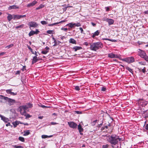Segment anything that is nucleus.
<instances>
[{"mask_svg":"<svg viewBox=\"0 0 148 148\" xmlns=\"http://www.w3.org/2000/svg\"><path fill=\"white\" fill-rule=\"evenodd\" d=\"M121 139L118 136L116 135H112L108 138V141L111 144L115 145L117 144Z\"/></svg>","mask_w":148,"mask_h":148,"instance_id":"obj_1","label":"nucleus"},{"mask_svg":"<svg viewBox=\"0 0 148 148\" xmlns=\"http://www.w3.org/2000/svg\"><path fill=\"white\" fill-rule=\"evenodd\" d=\"M102 44L100 42L94 43L90 45V48L91 50L96 51L100 48H101Z\"/></svg>","mask_w":148,"mask_h":148,"instance_id":"obj_2","label":"nucleus"},{"mask_svg":"<svg viewBox=\"0 0 148 148\" xmlns=\"http://www.w3.org/2000/svg\"><path fill=\"white\" fill-rule=\"evenodd\" d=\"M138 51L139 55L142 58H144L147 61H148V57L144 51L139 49Z\"/></svg>","mask_w":148,"mask_h":148,"instance_id":"obj_3","label":"nucleus"},{"mask_svg":"<svg viewBox=\"0 0 148 148\" xmlns=\"http://www.w3.org/2000/svg\"><path fill=\"white\" fill-rule=\"evenodd\" d=\"M122 60L128 63H130L134 62V59L133 57H131L123 59Z\"/></svg>","mask_w":148,"mask_h":148,"instance_id":"obj_4","label":"nucleus"},{"mask_svg":"<svg viewBox=\"0 0 148 148\" xmlns=\"http://www.w3.org/2000/svg\"><path fill=\"white\" fill-rule=\"evenodd\" d=\"M5 102H8V104L10 106L13 105L16 103L15 100L14 99H12L6 97Z\"/></svg>","mask_w":148,"mask_h":148,"instance_id":"obj_5","label":"nucleus"},{"mask_svg":"<svg viewBox=\"0 0 148 148\" xmlns=\"http://www.w3.org/2000/svg\"><path fill=\"white\" fill-rule=\"evenodd\" d=\"M28 25L30 27H36L38 26V24L36 22L31 21L28 23Z\"/></svg>","mask_w":148,"mask_h":148,"instance_id":"obj_6","label":"nucleus"},{"mask_svg":"<svg viewBox=\"0 0 148 148\" xmlns=\"http://www.w3.org/2000/svg\"><path fill=\"white\" fill-rule=\"evenodd\" d=\"M68 125L69 127L73 128H75L77 126V124L73 122H68Z\"/></svg>","mask_w":148,"mask_h":148,"instance_id":"obj_7","label":"nucleus"},{"mask_svg":"<svg viewBox=\"0 0 148 148\" xmlns=\"http://www.w3.org/2000/svg\"><path fill=\"white\" fill-rule=\"evenodd\" d=\"M108 56L109 57L111 58H119V55L115 54L112 53L108 54Z\"/></svg>","mask_w":148,"mask_h":148,"instance_id":"obj_8","label":"nucleus"},{"mask_svg":"<svg viewBox=\"0 0 148 148\" xmlns=\"http://www.w3.org/2000/svg\"><path fill=\"white\" fill-rule=\"evenodd\" d=\"M0 117L1 118V119L5 123H7L9 121V119L8 118H6L1 114H0Z\"/></svg>","mask_w":148,"mask_h":148,"instance_id":"obj_9","label":"nucleus"},{"mask_svg":"<svg viewBox=\"0 0 148 148\" xmlns=\"http://www.w3.org/2000/svg\"><path fill=\"white\" fill-rule=\"evenodd\" d=\"M106 22L108 23L109 25H111L113 24L114 22V21L112 19L107 18Z\"/></svg>","mask_w":148,"mask_h":148,"instance_id":"obj_10","label":"nucleus"},{"mask_svg":"<svg viewBox=\"0 0 148 148\" xmlns=\"http://www.w3.org/2000/svg\"><path fill=\"white\" fill-rule=\"evenodd\" d=\"M6 97L3 95H0V102L1 103L5 102Z\"/></svg>","mask_w":148,"mask_h":148,"instance_id":"obj_11","label":"nucleus"},{"mask_svg":"<svg viewBox=\"0 0 148 148\" xmlns=\"http://www.w3.org/2000/svg\"><path fill=\"white\" fill-rule=\"evenodd\" d=\"M37 3V1H33L32 3H29L27 5V7H30L33 6L34 5L36 4Z\"/></svg>","mask_w":148,"mask_h":148,"instance_id":"obj_12","label":"nucleus"},{"mask_svg":"<svg viewBox=\"0 0 148 148\" xmlns=\"http://www.w3.org/2000/svg\"><path fill=\"white\" fill-rule=\"evenodd\" d=\"M19 7L18 6H17L16 5H13L9 6L8 8V9L9 10H11L12 9H18Z\"/></svg>","mask_w":148,"mask_h":148,"instance_id":"obj_13","label":"nucleus"},{"mask_svg":"<svg viewBox=\"0 0 148 148\" xmlns=\"http://www.w3.org/2000/svg\"><path fill=\"white\" fill-rule=\"evenodd\" d=\"M45 49L46 50H42L41 51L42 53L44 54H46L47 53L49 52V48L47 47H46Z\"/></svg>","mask_w":148,"mask_h":148,"instance_id":"obj_14","label":"nucleus"},{"mask_svg":"<svg viewBox=\"0 0 148 148\" xmlns=\"http://www.w3.org/2000/svg\"><path fill=\"white\" fill-rule=\"evenodd\" d=\"M78 129L80 134H82L81 133L83 131V129L82 128L80 124H79L78 126Z\"/></svg>","mask_w":148,"mask_h":148,"instance_id":"obj_15","label":"nucleus"},{"mask_svg":"<svg viewBox=\"0 0 148 148\" xmlns=\"http://www.w3.org/2000/svg\"><path fill=\"white\" fill-rule=\"evenodd\" d=\"M99 33L100 32L98 30L96 31L93 34L92 36V37L94 38L95 36H98L99 34Z\"/></svg>","mask_w":148,"mask_h":148,"instance_id":"obj_16","label":"nucleus"},{"mask_svg":"<svg viewBox=\"0 0 148 148\" xmlns=\"http://www.w3.org/2000/svg\"><path fill=\"white\" fill-rule=\"evenodd\" d=\"M8 16L7 17L8 20L9 21H10L13 18V15L12 16L10 14H8Z\"/></svg>","mask_w":148,"mask_h":148,"instance_id":"obj_17","label":"nucleus"},{"mask_svg":"<svg viewBox=\"0 0 148 148\" xmlns=\"http://www.w3.org/2000/svg\"><path fill=\"white\" fill-rule=\"evenodd\" d=\"M82 48L81 47L75 46L73 47V49L75 51H76L77 50L81 49Z\"/></svg>","mask_w":148,"mask_h":148,"instance_id":"obj_18","label":"nucleus"},{"mask_svg":"<svg viewBox=\"0 0 148 148\" xmlns=\"http://www.w3.org/2000/svg\"><path fill=\"white\" fill-rule=\"evenodd\" d=\"M69 42L70 43L72 44H76V40L73 38H71L69 40Z\"/></svg>","mask_w":148,"mask_h":148,"instance_id":"obj_19","label":"nucleus"},{"mask_svg":"<svg viewBox=\"0 0 148 148\" xmlns=\"http://www.w3.org/2000/svg\"><path fill=\"white\" fill-rule=\"evenodd\" d=\"M38 59H37V57L35 56L34 57L33 59L32 64L35 63L38 61Z\"/></svg>","mask_w":148,"mask_h":148,"instance_id":"obj_20","label":"nucleus"},{"mask_svg":"<svg viewBox=\"0 0 148 148\" xmlns=\"http://www.w3.org/2000/svg\"><path fill=\"white\" fill-rule=\"evenodd\" d=\"M20 113L23 115L25 116L26 114V110H25L22 109H21L20 110Z\"/></svg>","mask_w":148,"mask_h":148,"instance_id":"obj_21","label":"nucleus"},{"mask_svg":"<svg viewBox=\"0 0 148 148\" xmlns=\"http://www.w3.org/2000/svg\"><path fill=\"white\" fill-rule=\"evenodd\" d=\"M53 136L52 135L50 136H47L46 135H43L42 136V138H50L52 137Z\"/></svg>","mask_w":148,"mask_h":148,"instance_id":"obj_22","label":"nucleus"},{"mask_svg":"<svg viewBox=\"0 0 148 148\" xmlns=\"http://www.w3.org/2000/svg\"><path fill=\"white\" fill-rule=\"evenodd\" d=\"M20 15L18 14L13 15V18L14 19H20Z\"/></svg>","mask_w":148,"mask_h":148,"instance_id":"obj_23","label":"nucleus"},{"mask_svg":"<svg viewBox=\"0 0 148 148\" xmlns=\"http://www.w3.org/2000/svg\"><path fill=\"white\" fill-rule=\"evenodd\" d=\"M66 25L68 26L71 28H73L74 26H75L74 23H71L67 24Z\"/></svg>","mask_w":148,"mask_h":148,"instance_id":"obj_24","label":"nucleus"},{"mask_svg":"<svg viewBox=\"0 0 148 148\" xmlns=\"http://www.w3.org/2000/svg\"><path fill=\"white\" fill-rule=\"evenodd\" d=\"M19 122L18 121H15L13 122L12 123V124L13 125L14 127H16L17 125H18L19 124Z\"/></svg>","mask_w":148,"mask_h":148,"instance_id":"obj_25","label":"nucleus"},{"mask_svg":"<svg viewBox=\"0 0 148 148\" xmlns=\"http://www.w3.org/2000/svg\"><path fill=\"white\" fill-rule=\"evenodd\" d=\"M34 34H36L35 31L33 30H31L29 33V36H30Z\"/></svg>","mask_w":148,"mask_h":148,"instance_id":"obj_26","label":"nucleus"},{"mask_svg":"<svg viewBox=\"0 0 148 148\" xmlns=\"http://www.w3.org/2000/svg\"><path fill=\"white\" fill-rule=\"evenodd\" d=\"M21 109H22V110L23 109L25 110H27V109L28 108L26 105L23 106H21Z\"/></svg>","mask_w":148,"mask_h":148,"instance_id":"obj_27","label":"nucleus"},{"mask_svg":"<svg viewBox=\"0 0 148 148\" xmlns=\"http://www.w3.org/2000/svg\"><path fill=\"white\" fill-rule=\"evenodd\" d=\"M47 33L49 34H53L54 33V32L53 30H48L47 31Z\"/></svg>","mask_w":148,"mask_h":148,"instance_id":"obj_28","label":"nucleus"},{"mask_svg":"<svg viewBox=\"0 0 148 148\" xmlns=\"http://www.w3.org/2000/svg\"><path fill=\"white\" fill-rule=\"evenodd\" d=\"M103 40H108L112 41V42H116V40H112V39H110L106 38H103Z\"/></svg>","mask_w":148,"mask_h":148,"instance_id":"obj_29","label":"nucleus"},{"mask_svg":"<svg viewBox=\"0 0 148 148\" xmlns=\"http://www.w3.org/2000/svg\"><path fill=\"white\" fill-rule=\"evenodd\" d=\"M30 132L29 130H27L24 132V133L23 134V136H26L30 134Z\"/></svg>","mask_w":148,"mask_h":148,"instance_id":"obj_30","label":"nucleus"},{"mask_svg":"<svg viewBox=\"0 0 148 148\" xmlns=\"http://www.w3.org/2000/svg\"><path fill=\"white\" fill-rule=\"evenodd\" d=\"M44 7V5H43L41 4L39 5V7L36 8V10H39L40 9L43 8Z\"/></svg>","mask_w":148,"mask_h":148,"instance_id":"obj_31","label":"nucleus"},{"mask_svg":"<svg viewBox=\"0 0 148 148\" xmlns=\"http://www.w3.org/2000/svg\"><path fill=\"white\" fill-rule=\"evenodd\" d=\"M18 140L22 142H24L25 141L24 138L23 137L21 136H20L18 138Z\"/></svg>","mask_w":148,"mask_h":148,"instance_id":"obj_32","label":"nucleus"},{"mask_svg":"<svg viewBox=\"0 0 148 148\" xmlns=\"http://www.w3.org/2000/svg\"><path fill=\"white\" fill-rule=\"evenodd\" d=\"M40 23L43 25L47 24H48V23L47 22L44 21H41L40 22Z\"/></svg>","mask_w":148,"mask_h":148,"instance_id":"obj_33","label":"nucleus"},{"mask_svg":"<svg viewBox=\"0 0 148 148\" xmlns=\"http://www.w3.org/2000/svg\"><path fill=\"white\" fill-rule=\"evenodd\" d=\"M126 69L128 71H129L130 72L132 73L133 71L131 69L128 67H126Z\"/></svg>","mask_w":148,"mask_h":148,"instance_id":"obj_34","label":"nucleus"},{"mask_svg":"<svg viewBox=\"0 0 148 148\" xmlns=\"http://www.w3.org/2000/svg\"><path fill=\"white\" fill-rule=\"evenodd\" d=\"M24 26V24H22V25H18V26H16V29H18V28H23Z\"/></svg>","mask_w":148,"mask_h":148,"instance_id":"obj_35","label":"nucleus"},{"mask_svg":"<svg viewBox=\"0 0 148 148\" xmlns=\"http://www.w3.org/2000/svg\"><path fill=\"white\" fill-rule=\"evenodd\" d=\"M14 46L13 44H11L10 45H8L7 46H6L5 48H8V49H9L12 47Z\"/></svg>","mask_w":148,"mask_h":148,"instance_id":"obj_36","label":"nucleus"},{"mask_svg":"<svg viewBox=\"0 0 148 148\" xmlns=\"http://www.w3.org/2000/svg\"><path fill=\"white\" fill-rule=\"evenodd\" d=\"M12 90V89L7 90H6V92L8 94H11V92H12L11 91Z\"/></svg>","mask_w":148,"mask_h":148,"instance_id":"obj_37","label":"nucleus"},{"mask_svg":"<svg viewBox=\"0 0 148 148\" xmlns=\"http://www.w3.org/2000/svg\"><path fill=\"white\" fill-rule=\"evenodd\" d=\"M75 26L76 27H79L81 26V25L79 23H74Z\"/></svg>","mask_w":148,"mask_h":148,"instance_id":"obj_38","label":"nucleus"},{"mask_svg":"<svg viewBox=\"0 0 148 148\" xmlns=\"http://www.w3.org/2000/svg\"><path fill=\"white\" fill-rule=\"evenodd\" d=\"M26 105H27L28 108H31L32 106V104L30 103H28Z\"/></svg>","mask_w":148,"mask_h":148,"instance_id":"obj_39","label":"nucleus"},{"mask_svg":"<svg viewBox=\"0 0 148 148\" xmlns=\"http://www.w3.org/2000/svg\"><path fill=\"white\" fill-rule=\"evenodd\" d=\"M74 89L76 90H80L79 87L78 86H74Z\"/></svg>","mask_w":148,"mask_h":148,"instance_id":"obj_40","label":"nucleus"},{"mask_svg":"<svg viewBox=\"0 0 148 148\" xmlns=\"http://www.w3.org/2000/svg\"><path fill=\"white\" fill-rule=\"evenodd\" d=\"M57 24H58V23H52V24H49L48 25V26H53V25H57Z\"/></svg>","mask_w":148,"mask_h":148,"instance_id":"obj_41","label":"nucleus"},{"mask_svg":"<svg viewBox=\"0 0 148 148\" xmlns=\"http://www.w3.org/2000/svg\"><path fill=\"white\" fill-rule=\"evenodd\" d=\"M28 49L31 51L32 53L33 54H34V52L33 51L32 49L31 48L30 46H28Z\"/></svg>","mask_w":148,"mask_h":148,"instance_id":"obj_42","label":"nucleus"},{"mask_svg":"<svg viewBox=\"0 0 148 148\" xmlns=\"http://www.w3.org/2000/svg\"><path fill=\"white\" fill-rule=\"evenodd\" d=\"M109 147V145L108 144L103 145L102 146L103 148H108Z\"/></svg>","mask_w":148,"mask_h":148,"instance_id":"obj_43","label":"nucleus"},{"mask_svg":"<svg viewBox=\"0 0 148 148\" xmlns=\"http://www.w3.org/2000/svg\"><path fill=\"white\" fill-rule=\"evenodd\" d=\"M14 147L15 148H23V147H22L21 146H14Z\"/></svg>","mask_w":148,"mask_h":148,"instance_id":"obj_44","label":"nucleus"},{"mask_svg":"<svg viewBox=\"0 0 148 148\" xmlns=\"http://www.w3.org/2000/svg\"><path fill=\"white\" fill-rule=\"evenodd\" d=\"M142 71L143 73H145L146 71V68L144 67L143 69H142Z\"/></svg>","mask_w":148,"mask_h":148,"instance_id":"obj_45","label":"nucleus"},{"mask_svg":"<svg viewBox=\"0 0 148 148\" xmlns=\"http://www.w3.org/2000/svg\"><path fill=\"white\" fill-rule=\"evenodd\" d=\"M27 118H29L31 117V116L29 114H26L25 115Z\"/></svg>","mask_w":148,"mask_h":148,"instance_id":"obj_46","label":"nucleus"},{"mask_svg":"<svg viewBox=\"0 0 148 148\" xmlns=\"http://www.w3.org/2000/svg\"><path fill=\"white\" fill-rule=\"evenodd\" d=\"M138 63L142 65H145V63L144 62H139Z\"/></svg>","mask_w":148,"mask_h":148,"instance_id":"obj_47","label":"nucleus"},{"mask_svg":"<svg viewBox=\"0 0 148 148\" xmlns=\"http://www.w3.org/2000/svg\"><path fill=\"white\" fill-rule=\"evenodd\" d=\"M101 90L103 91H105L106 90V88L104 87H103L101 88Z\"/></svg>","mask_w":148,"mask_h":148,"instance_id":"obj_48","label":"nucleus"},{"mask_svg":"<svg viewBox=\"0 0 148 148\" xmlns=\"http://www.w3.org/2000/svg\"><path fill=\"white\" fill-rule=\"evenodd\" d=\"M61 29L62 30H64L65 31H66L68 30V29L67 28H64L63 27Z\"/></svg>","mask_w":148,"mask_h":148,"instance_id":"obj_49","label":"nucleus"},{"mask_svg":"<svg viewBox=\"0 0 148 148\" xmlns=\"http://www.w3.org/2000/svg\"><path fill=\"white\" fill-rule=\"evenodd\" d=\"M11 94L12 95H15L17 94V93L16 92L14 93V92H12L11 93Z\"/></svg>","mask_w":148,"mask_h":148,"instance_id":"obj_50","label":"nucleus"},{"mask_svg":"<svg viewBox=\"0 0 148 148\" xmlns=\"http://www.w3.org/2000/svg\"><path fill=\"white\" fill-rule=\"evenodd\" d=\"M79 30L81 31V33H83V29L82 27H80L79 28Z\"/></svg>","mask_w":148,"mask_h":148,"instance_id":"obj_51","label":"nucleus"},{"mask_svg":"<svg viewBox=\"0 0 148 148\" xmlns=\"http://www.w3.org/2000/svg\"><path fill=\"white\" fill-rule=\"evenodd\" d=\"M5 53V52H1V53H0V56H3Z\"/></svg>","mask_w":148,"mask_h":148,"instance_id":"obj_52","label":"nucleus"},{"mask_svg":"<svg viewBox=\"0 0 148 148\" xmlns=\"http://www.w3.org/2000/svg\"><path fill=\"white\" fill-rule=\"evenodd\" d=\"M39 32V31L37 29H36L35 31V33L36 34H38Z\"/></svg>","mask_w":148,"mask_h":148,"instance_id":"obj_53","label":"nucleus"},{"mask_svg":"<svg viewBox=\"0 0 148 148\" xmlns=\"http://www.w3.org/2000/svg\"><path fill=\"white\" fill-rule=\"evenodd\" d=\"M20 18H23L24 17H25L26 16V15H20Z\"/></svg>","mask_w":148,"mask_h":148,"instance_id":"obj_54","label":"nucleus"},{"mask_svg":"<svg viewBox=\"0 0 148 148\" xmlns=\"http://www.w3.org/2000/svg\"><path fill=\"white\" fill-rule=\"evenodd\" d=\"M105 8L106 9V10L107 11H108L109 10V7H106Z\"/></svg>","mask_w":148,"mask_h":148,"instance_id":"obj_55","label":"nucleus"},{"mask_svg":"<svg viewBox=\"0 0 148 148\" xmlns=\"http://www.w3.org/2000/svg\"><path fill=\"white\" fill-rule=\"evenodd\" d=\"M20 71H18L16 73V74H19L20 73Z\"/></svg>","mask_w":148,"mask_h":148,"instance_id":"obj_56","label":"nucleus"},{"mask_svg":"<svg viewBox=\"0 0 148 148\" xmlns=\"http://www.w3.org/2000/svg\"><path fill=\"white\" fill-rule=\"evenodd\" d=\"M51 124L52 125H54L56 124H57V123L56 122H51Z\"/></svg>","mask_w":148,"mask_h":148,"instance_id":"obj_57","label":"nucleus"},{"mask_svg":"<svg viewBox=\"0 0 148 148\" xmlns=\"http://www.w3.org/2000/svg\"><path fill=\"white\" fill-rule=\"evenodd\" d=\"M145 128L146 129L148 130V124H147L146 125L145 127Z\"/></svg>","mask_w":148,"mask_h":148,"instance_id":"obj_58","label":"nucleus"},{"mask_svg":"<svg viewBox=\"0 0 148 148\" xmlns=\"http://www.w3.org/2000/svg\"><path fill=\"white\" fill-rule=\"evenodd\" d=\"M41 107L43 108H47V106H45L44 105H42L41 106Z\"/></svg>","mask_w":148,"mask_h":148,"instance_id":"obj_59","label":"nucleus"},{"mask_svg":"<svg viewBox=\"0 0 148 148\" xmlns=\"http://www.w3.org/2000/svg\"><path fill=\"white\" fill-rule=\"evenodd\" d=\"M65 22V20H63V21H60L58 22H57V23H58V24H59L60 23H62V22Z\"/></svg>","mask_w":148,"mask_h":148,"instance_id":"obj_60","label":"nucleus"},{"mask_svg":"<svg viewBox=\"0 0 148 148\" xmlns=\"http://www.w3.org/2000/svg\"><path fill=\"white\" fill-rule=\"evenodd\" d=\"M91 23L93 26H95L96 25V24L92 22Z\"/></svg>","mask_w":148,"mask_h":148,"instance_id":"obj_61","label":"nucleus"},{"mask_svg":"<svg viewBox=\"0 0 148 148\" xmlns=\"http://www.w3.org/2000/svg\"><path fill=\"white\" fill-rule=\"evenodd\" d=\"M10 123H8L6 125V126H10Z\"/></svg>","mask_w":148,"mask_h":148,"instance_id":"obj_62","label":"nucleus"},{"mask_svg":"<svg viewBox=\"0 0 148 148\" xmlns=\"http://www.w3.org/2000/svg\"><path fill=\"white\" fill-rule=\"evenodd\" d=\"M25 67V66H23V67H22V69H21V70H22L23 71H24Z\"/></svg>","mask_w":148,"mask_h":148,"instance_id":"obj_63","label":"nucleus"},{"mask_svg":"<svg viewBox=\"0 0 148 148\" xmlns=\"http://www.w3.org/2000/svg\"><path fill=\"white\" fill-rule=\"evenodd\" d=\"M43 116H38V118L40 119H42L43 118Z\"/></svg>","mask_w":148,"mask_h":148,"instance_id":"obj_64","label":"nucleus"}]
</instances>
